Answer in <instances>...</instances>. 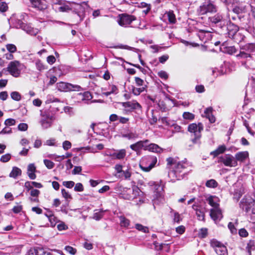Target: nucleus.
<instances>
[{
	"mask_svg": "<svg viewBox=\"0 0 255 255\" xmlns=\"http://www.w3.org/2000/svg\"><path fill=\"white\" fill-rule=\"evenodd\" d=\"M167 166H170L168 177L173 182L182 179L186 174L187 170L191 166L187 161H177L172 157L167 159Z\"/></svg>",
	"mask_w": 255,
	"mask_h": 255,
	"instance_id": "obj_1",
	"label": "nucleus"
},
{
	"mask_svg": "<svg viewBox=\"0 0 255 255\" xmlns=\"http://www.w3.org/2000/svg\"><path fill=\"white\" fill-rule=\"evenodd\" d=\"M236 58L242 60V64L247 67V62L250 60L255 61V44L248 43L240 45V52L236 55Z\"/></svg>",
	"mask_w": 255,
	"mask_h": 255,
	"instance_id": "obj_2",
	"label": "nucleus"
},
{
	"mask_svg": "<svg viewBox=\"0 0 255 255\" xmlns=\"http://www.w3.org/2000/svg\"><path fill=\"white\" fill-rule=\"evenodd\" d=\"M59 10L61 12H68L70 10H72L79 16L80 21L85 17V8L79 4L72 3L69 4H65L59 7Z\"/></svg>",
	"mask_w": 255,
	"mask_h": 255,
	"instance_id": "obj_3",
	"label": "nucleus"
},
{
	"mask_svg": "<svg viewBox=\"0 0 255 255\" xmlns=\"http://www.w3.org/2000/svg\"><path fill=\"white\" fill-rule=\"evenodd\" d=\"M203 129V126L201 123L198 124L193 123L190 124L188 127V131L193 133L194 137L191 140L193 143H198L201 137V132Z\"/></svg>",
	"mask_w": 255,
	"mask_h": 255,
	"instance_id": "obj_4",
	"label": "nucleus"
},
{
	"mask_svg": "<svg viewBox=\"0 0 255 255\" xmlns=\"http://www.w3.org/2000/svg\"><path fill=\"white\" fill-rule=\"evenodd\" d=\"M218 10V7L213 2L211 1L204 2L197 9L199 15H205L208 13H215Z\"/></svg>",
	"mask_w": 255,
	"mask_h": 255,
	"instance_id": "obj_5",
	"label": "nucleus"
},
{
	"mask_svg": "<svg viewBox=\"0 0 255 255\" xmlns=\"http://www.w3.org/2000/svg\"><path fill=\"white\" fill-rule=\"evenodd\" d=\"M23 67V65L20 63L19 61L15 60L9 63L7 67V70L13 76L18 77Z\"/></svg>",
	"mask_w": 255,
	"mask_h": 255,
	"instance_id": "obj_6",
	"label": "nucleus"
},
{
	"mask_svg": "<svg viewBox=\"0 0 255 255\" xmlns=\"http://www.w3.org/2000/svg\"><path fill=\"white\" fill-rule=\"evenodd\" d=\"M209 21L213 26H216L220 29L225 27L226 26V20L224 18L222 14L218 13L214 16L209 17Z\"/></svg>",
	"mask_w": 255,
	"mask_h": 255,
	"instance_id": "obj_7",
	"label": "nucleus"
},
{
	"mask_svg": "<svg viewBox=\"0 0 255 255\" xmlns=\"http://www.w3.org/2000/svg\"><path fill=\"white\" fill-rule=\"evenodd\" d=\"M157 159L154 156H148L142 159V163L140 164V168L144 171H149L155 165Z\"/></svg>",
	"mask_w": 255,
	"mask_h": 255,
	"instance_id": "obj_8",
	"label": "nucleus"
},
{
	"mask_svg": "<svg viewBox=\"0 0 255 255\" xmlns=\"http://www.w3.org/2000/svg\"><path fill=\"white\" fill-rule=\"evenodd\" d=\"M56 87L58 90L61 92H68L71 91H79L82 89V88L77 85H73L68 83L61 82L57 83Z\"/></svg>",
	"mask_w": 255,
	"mask_h": 255,
	"instance_id": "obj_9",
	"label": "nucleus"
},
{
	"mask_svg": "<svg viewBox=\"0 0 255 255\" xmlns=\"http://www.w3.org/2000/svg\"><path fill=\"white\" fill-rule=\"evenodd\" d=\"M135 19L134 15L124 13L119 15L117 22L120 26L127 27Z\"/></svg>",
	"mask_w": 255,
	"mask_h": 255,
	"instance_id": "obj_10",
	"label": "nucleus"
},
{
	"mask_svg": "<svg viewBox=\"0 0 255 255\" xmlns=\"http://www.w3.org/2000/svg\"><path fill=\"white\" fill-rule=\"evenodd\" d=\"M210 244L218 255H226L227 254V250L226 246L221 242L213 239L211 241Z\"/></svg>",
	"mask_w": 255,
	"mask_h": 255,
	"instance_id": "obj_11",
	"label": "nucleus"
},
{
	"mask_svg": "<svg viewBox=\"0 0 255 255\" xmlns=\"http://www.w3.org/2000/svg\"><path fill=\"white\" fill-rule=\"evenodd\" d=\"M220 162L225 166L229 167H236L238 165L237 160L231 154H226L220 157Z\"/></svg>",
	"mask_w": 255,
	"mask_h": 255,
	"instance_id": "obj_12",
	"label": "nucleus"
},
{
	"mask_svg": "<svg viewBox=\"0 0 255 255\" xmlns=\"http://www.w3.org/2000/svg\"><path fill=\"white\" fill-rule=\"evenodd\" d=\"M254 201L251 198H244L240 203V206L243 210L248 212L254 205Z\"/></svg>",
	"mask_w": 255,
	"mask_h": 255,
	"instance_id": "obj_13",
	"label": "nucleus"
},
{
	"mask_svg": "<svg viewBox=\"0 0 255 255\" xmlns=\"http://www.w3.org/2000/svg\"><path fill=\"white\" fill-rule=\"evenodd\" d=\"M210 215L215 222L220 221L223 217L222 210L219 207L216 208H212L210 210Z\"/></svg>",
	"mask_w": 255,
	"mask_h": 255,
	"instance_id": "obj_14",
	"label": "nucleus"
},
{
	"mask_svg": "<svg viewBox=\"0 0 255 255\" xmlns=\"http://www.w3.org/2000/svg\"><path fill=\"white\" fill-rule=\"evenodd\" d=\"M200 39L204 43L210 40L212 38V34L209 31L200 29L197 34Z\"/></svg>",
	"mask_w": 255,
	"mask_h": 255,
	"instance_id": "obj_15",
	"label": "nucleus"
},
{
	"mask_svg": "<svg viewBox=\"0 0 255 255\" xmlns=\"http://www.w3.org/2000/svg\"><path fill=\"white\" fill-rule=\"evenodd\" d=\"M148 142L149 140L148 139L140 140L134 144H131L130 148L137 153L139 152L142 148L145 150V145L146 143H148Z\"/></svg>",
	"mask_w": 255,
	"mask_h": 255,
	"instance_id": "obj_16",
	"label": "nucleus"
},
{
	"mask_svg": "<svg viewBox=\"0 0 255 255\" xmlns=\"http://www.w3.org/2000/svg\"><path fill=\"white\" fill-rule=\"evenodd\" d=\"M123 106L125 108H129L132 110H136L137 111H141V105L135 101L123 103Z\"/></svg>",
	"mask_w": 255,
	"mask_h": 255,
	"instance_id": "obj_17",
	"label": "nucleus"
},
{
	"mask_svg": "<svg viewBox=\"0 0 255 255\" xmlns=\"http://www.w3.org/2000/svg\"><path fill=\"white\" fill-rule=\"evenodd\" d=\"M225 27H226L228 31V35L230 38L232 36H233L234 35H235V34L238 33L239 27L237 25L234 24V23L230 22L229 24H227L226 23V26Z\"/></svg>",
	"mask_w": 255,
	"mask_h": 255,
	"instance_id": "obj_18",
	"label": "nucleus"
},
{
	"mask_svg": "<svg viewBox=\"0 0 255 255\" xmlns=\"http://www.w3.org/2000/svg\"><path fill=\"white\" fill-rule=\"evenodd\" d=\"M145 150H148L154 152H160L162 151L160 148L157 144L155 143H146L145 145Z\"/></svg>",
	"mask_w": 255,
	"mask_h": 255,
	"instance_id": "obj_19",
	"label": "nucleus"
},
{
	"mask_svg": "<svg viewBox=\"0 0 255 255\" xmlns=\"http://www.w3.org/2000/svg\"><path fill=\"white\" fill-rule=\"evenodd\" d=\"M249 157V153L248 151H241L237 153L235 155V159L240 162H244Z\"/></svg>",
	"mask_w": 255,
	"mask_h": 255,
	"instance_id": "obj_20",
	"label": "nucleus"
},
{
	"mask_svg": "<svg viewBox=\"0 0 255 255\" xmlns=\"http://www.w3.org/2000/svg\"><path fill=\"white\" fill-rule=\"evenodd\" d=\"M36 171V167L34 164H29L27 167V174L30 179H34L36 178L35 172Z\"/></svg>",
	"mask_w": 255,
	"mask_h": 255,
	"instance_id": "obj_21",
	"label": "nucleus"
},
{
	"mask_svg": "<svg viewBox=\"0 0 255 255\" xmlns=\"http://www.w3.org/2000/svg\"><path fill=\"white\" fill-rule=\"evenodd\" d=\"M192 208L196 211V214L199 220L204 221L205 220V214L203 210L199 208L198 206L193 205Z\"/></svg>",
	"mask_w": 255,
	"mask_h": 255,
	"instance_id": "obj_22",
	"label": "nucleus"
},
{
	"mask_svg": "<svg viewBox=\"0 0 255 255\" xmlns=\"http://www.w3.org/2000/svg\"><path fill=\"white\" fill-rule=\"evenodd\" d=\"M22 30L31 35H35L38 33V30L37 29H34L26 23L25 25H23Z\"/></svg>",
	"mask_w": 255,
	"mask_h": 255,
	"instance_id": "obj_23",
	"label": "nucleus"
},
{
	"mask_svg": "<svg viewBox=\"0 0 255 255\" xmlns=\"http://www.w3.org/2000/svg\"><path fill=\"white\" fill-rule=\"evenodd\" d=\"M207 201L213 207L212 208H216L219 207V204L217 202V198L215 196H209L207 198Z\"/></svg>",
	"mask_w": 255,
	"mask_h": 255,
	"instance_id": "obj_24",
	"label": "nucleus"
},
{
	"mask_svg": "<svg viewBox=\"0 0 255 255\" xmlns=\"http://www.w3.org/2000/svg\"><path fill=\"white\" fill-rule=\"evenodd\" d=\"M54 120H51V119H41L40 121V123L41 124V127L43 129H47L50 127H51L52 125V121Z\"/></svg>",
	"mask_w": 255,
	"mask_h": 255,
	"instance_id": "obj_25",
	"label": "nucleus"
},
{
	"mask_svg": "<svg viewBox=\"0 0 255 255\" xmlns=\"http://www.w3.org/2000/svg\"><path fill=\"white\" fill-rule=\"evenodd\" d=\"M45 216L48 218L49 221L51 224V226L54 227L57 222V218L52 214L51 211H48L45 213Z\"/></svg>",
	"mask_w": 255,
	"mask_h": 255,
	"instance_id": "obj_26",
	"label": "nucleus"
},
{
	"mask_svg": "<svg viewBox=\"0 0 255 255\" xmlns=\"http://www.w3.org/2000/svg\"><path fill=\"white\" fill-rule=\"evenodd\" d=\"M126 155V151L124 149H121L118 151L116 152H114L112 156L115 158H117L118 159H123Z\"/></svg>",
	"mask_w": 255,
	"mask_h": 255,
	"instance_id": "obj_27",
	"label": "nucleus"
},
{
	"mask_svg": "<svg viewBox=\"0 0 255 255\" xmlns=\"http://www.w3.org/2000/svg\"><path fill=\"white\" fill-rule=\"evenodd\" d=\"M166 15L168 19V21L170 23L174 24L176 22V18L175 15L172 10H170L166 12Z\"/></svg>",
	"mask_w": 255,
	"mask_h": 255,
	"instance_id": "obj_28",
	"label": "nucleus"
},
{
	"mask_svg": "<svg viewBox=\"0 0 255 255\" xmlns=\"http://www.w3.org/2000/svg\"><path fill=\"white\" fill-rule=\"evenodd\" d=\"M21 174V170L17 167H13L12 171L9 174V176L14 178H16L18 176Z\"/></svg>",
	"mask_w": 255,
	"mask_h": 255,
	"instance_id": "obj_29",
	"label": "nucleus"
},
{
	"mask_svg": "<svg viewBox=\"0 0 255 255\" xmlns=\"http://www.w3.org/2000/svg\"><path fill=\"white\" fill-rule=\"evenodd\" d=\"M246 250L249 255H252V251L255 250V244L254 241L250 240L247 244Z\"/></svg>",
	"mask_w": 255,
	"mask_h": 255,
	"instance_id": "obj_30",
	"label": "nucleus"
},
{
	"mask_svg": "<svg viewBox=\"0 0 255 255\" xmlns=\"http://www.w3.org/2000/svg\"><path fill=\"white\" fill-rule=\"evenodd\" d=\"M233 39L234 41L237 43H241L242 41L244 40L245 38V36L241 34L240 33L238 32L237 34H235L233 36L230 37Z\"/></svg>",
	"mask_w": 255,
	"mask_h": 255,
	"instance_id": "obj_31",
	"label": "nucleus"
},
{
	"mask_svg": "<svg viewBox=\"0 0 255 255\" xmlns=\"http://www.w3.org/2000/svg\"><path fill=\"white\" fill-rule=\"evenodd\" d=\"M97 211V210L95 211V212L93 214V218L97 221H99L103 218L104 213L106 210L104 211L102 209L98 212H96Z\"/></svg>",
	"mask_w": 255,
	"mask_h": 255,
	"instance_id": "obj_32",
	"label": "nucleus"
},
{
	"mask_svg": "<svg viewBox=\"0 0 255 255\" xmlns=\"http://www.w3.org/2000/svg\"><path fill=\"white\" fill-rule=\"evenodd\" d=\"M120 225L121 227H128L130 223L128 219H127L125 217L121 216L119 217Z\"/></svg>",
	"mask_w": 255,
	"mask_h": 255,
	"instance_id": "obj_33",
	"label": "nucleus"
},
{
	"mask_svg": "<svg viewBox=\"0 0 255 255\" xmlns=\"http://www.w3.org/2000/svg\"><path fill=\"white\" fill-rule=\"evenodd\" d=\"M30 2L33 7L38 8V9H42L44 8L41 1L40 0H30Z\"/></svg>",
	"mask_w": 255,
	"mask_h": 255,
	"instance_id": "obj_34",
	"label": "nucleus"
},
{
	"mask_svg": "<svg viewBox=\"0 0 255 255\" xmlns=\"http://www.w3.org/2000/svg\"><path fill=\"white\" fill-rule=\"evenodd\" d=\"M206 186L208 188H216L218 186L217 182L214 179H210L207 180L205 184Z\"/></svg>",
	"mask_w": 255,
	"mask_h": 255,
	"instance_id": "obj_35",
	"label": "nucleus"
},
{
	"mask_svg": "<svg viewBox=\"0 0 255 255\" xmlns=\"http://www.w3.org/2000/svg\"><path fill=\"white\" fill-rule=\"evenodd\" d=\"M35 65L36 67V69L39 71H41L46 69L45 65L43 64V63L39 59L36 60L35 62Z\"/></svg>",
	"mask_w": 255,
	"mask_h": 255,
	"instance_id": "obj_36",
	"label": "nucleus"
},
{
	"mask_svg": "<svg viewBox=\"0 0 255 255\" xmlns=\"http://www.w3.org/2000/svg\"><path fill=\"white\" fill-rule=\"evenodd\" d=\"M135 228L137 230L141 231L143 233H148L149 232L148 228L147 227L143 226L140 224H136Z\"/></svg>",
	"mask_w": 255,
	"mask_h": 255,
	"instance_id": "obj_37",
	"label": "nucleus"
},
{
	"mask_svg": "<svg viewBox=\"0 0 255 255\" xmlns=\"http://www.w3.org/2000/svg\"><path fill=\"white\" fill-rule=\"evenodd\" d=\"M40 116L42 117L41 119L54 120L53 117L46 111L40 110Z\"/></svg>",
	"mask_w": 255,
	"mask_h": 255,
	"instance_id": "obj_38",
	"label": "nucleus"
},
{
	"mask_svg": "<svg viewBox=\"0 0 255 255\" xmlns=\"http://www.w3.org/2000/svg\"><path fill=\"white\" fill-rule=\"evenodd\" d=\"M145 90L144 87L136 88L134 87H132V92L134 95H139L141 92H143Z\"/></svg>",
	"mask_w": 255,
	"mask_h": 255,
	"instance_id": "obj_39",
	"label": "nucleus"
},
{
	"mask_svg": "<svg viewBox=\"0 0 255 255\" xmlns=\"http://www.w3.org/2000/svg\"><path fill=\"white\" fill-rule=\"evenodd\" d=\"M11 98L16 101H19L21 100V95L20 94L16 91L12 92L10 94Z\"/></svg>",
	"mask_w": 255,
	"mask_h": 255,
	"instance_id": "obj_40",
	"label": "nucleus"
},
{
	"mask_svg": "<svg viewBox=\"0 0 255 255\" xmlns=\"http://www.w3.org/2000/svg\"><path fill=\"white\" fill-rule=\"evenodd\" d=\"M41 248H37L36 249H31L28 251L27 255H40L39 254L40 250Z\"/></svg>",
	"mask_w": 255,
	"mask_h": 255,
	"instance_id": "obj_41",
	"label": "nucleus"
},
{
	"mask_svg": "<svg viewBox=\"0 0 255 255\" xmlns=\"http://www.w3.org/2000/svg\"><path fill=\"white\" fill-rule=\"evenodd\" d=\"M123 137L127 138L128 139H134L137 137L138 135L136 133L129 132L123 134Z\"/></svg>",
	"mask_w": 255,
	"mask_h": 255,
	"instance_id": "obj_42",
	"label": "nucleus"
},
{
	"mask_svg": "<svg viewBox=\"0 0 255 255\" xmlns=\"http://www.w3.org/2000/svg\"><path fill=\"white\" fill-rule=\"evenodd\" d=\"M6 49L10 53H14L16 51V47L15 45L12 44H7L6 45Z\"/></svg>",
	"mask_w": 255,
	"mask_h": 255,
	"instance_id": "obj_43",
	"label": "nucleus"
},
{
	"mask_svg": "<svg viewBox=\"0 0 255 255\" xmlns=\"http://www.w3.org/2000/svg\"><path fill=\"white\" fill-rule=\"evenodd\" d=\"M183 117L186 120H192L194 119L195 116L191 113L184 112L183 114Z\"/></svg>",
	"mask_w": 255,
	"mask_h": 255,
	"instance_id": "obj_44",
	"label": "nucleus"
},
{
	"mask_svg": "<svg viewBox=\"0 0 255 255\" xmlns=\"http://www.w3.org/2000/svg\"><path fill=\"white\" fill-rule=\"evenodd\" d=\"M65 251L69 253V254L74 255L76 253L77 250L76 249L73 248V247L69 246H66L65 247Z\"/></svg>",
	"mask_w": 255,
	"mask_h": 255,
	"instance_id": "obj_45",
	"label": "nucleus"
},
{
	"mask_svg": "<svg viewBox=\"0 0 255 255\" xmlns=\"http://www.w3.org/2000/svg\"><path fill=\"white\" fill-rule=\"evenodd\" d=\"M11 158V155L9 153L3 155L1 156L0 161L2 162H6Z\"/></svg>",
	"mask_w": 255,
	"mask_h": 255,
	"instance_id": "obj_46",
	"label": "nucleus"
},
{
	"mask_svg": "<svg viewBox=\"0 0 255 255\" xmlns=\"http://www.w3.org/2000/svg\"><path fill=\"white\" fill-rule=\"evenodd\" d=\"M43 161L44 164L45 165L47 168L52 169L53 168L54 166V163L51 160L48 159H44Z\"/></svg>",
	"mask_w": 255,
	"mask_h": 255,
	"instance_id": "obj_47",
	"label": "nucleus"
},
{
	"mask_svg": "<svg viewBox=\"0 0 255 255\" xmlns=\"http://www.w3.org/2000/svg\"><path fill=\"white\" fill-rule=\"evenodd\" d=\"M84 101H88L91 100L93 98V96L89 92H85L83 93Z\"/></svg>",
	"mask_w": 255,
	"mask_h": 255,
	"instance_id": "obj_48",
	"label": "nucleus"
},
{
	"mask_svg": "<svg viewBox=\"0 0 255 255\" xmlns=\"http://www.w3.org/2000/svg\"><path fill=\"white\" fill-rule=\"evenodd\" d=\"M63 185L68 188H72L74 186L75 183L72 181H64Z\"/></svg>",
	"mask_w": 255,
	"mask_h": 255,
	"instance_id": "obj_49",
	"label": "nucleus"
},
{
	"mask_svg": "<svg viewBox=\"0 0 255 255\" xmlns=\"http://www.w3.org/2000/svg\"><path fill=\"white\" fill-rule=\"evenodd\" d=\"M74 190L76 192H82L84 190V187L82 183H78L74 187Z\"/></svg>",
	"mask_w": 255,
	"mask_h": 255,
	"instance_id": "obj_50",
	"label": "nucleus"
},
{
	"mask_svg": "<svg viewBox=\"0 0 255 255\" xmlns=\"http://www.w3.org/2000/svg\"><path fill=\"white\" fill-rule=\"evenodd\" d=\"M15 120L13 119H7L4 121V125L6 126H10L14 125Z\"/></svg>",
	"mask_w": 255,
	"mask_h": 255,
	"instance_id": "obj_51",
	"label": "nucleus"
},
{
	"mask_svg": "<svg viewBox=\"0 0 255 255\" xmlns=\"http://www.w3.org/2000/svg\"><path fill=\"white\" fill-rule=\"evenodd\" d=\"M18 129L20 131H26L28 128V125L25 123H20L18 126Z\"/></svg>",
	"mask_w": 255,
	"mask_h": 255,
	"instance_id": "obj_52",
	"label": "nucleus"
},
{
	"mask_svg": "<svg viewBox=\"0 0 255 255\" xmlns=\"http://www.w3.org/2000/svg\"><path fill=\"white\" fill-rule=\"evenodd\" d=\"M71 147V143L68 140H65L63 142V148L64 150H67Z\"/></svg>",
	"mask_w": 255,
	"mask_h": 255,
	"instance_id": "obj_53",
	"label": "nucleus"
},
{
	"mask_svg": "<svg viewBox=\"0 0 255 255\" xmlns=\"http://www.w3.org/2000/svg\"><path fill=\"white\" fill-rule=\"evenodd\" d=\"M123 176L124 177L125 179H129L131 176V173L128 169L124 170L122 173Z\"/></svg>",
	"mask_w": 255,
	"mask_h": 255,
	"instance_id": "obj_54",
	"label": "nucleus"
},
{
	"mask_svg": "<svg viewBox=\"0 0 255 255\" xmlns=\"http://www.w3.org/2000/svg\"><path fill=\"white\" fill-rule=\"evenodd\" d=\"M61 193H62L63 197L64 198H65V199H68L72 198L71 195L65 189H62Z\"/></svg>",
	"mask_w": 255,
	"mask_h": 255,
	"instance_id": "obj_55",
	"label": "nucleus"
},
{
	"mask_svg": "<svg viewBox=\"0 0 255 255\" xmlns=\"http://www.w3.org/2000/svg\"><path fill=\"white\" fill-rule=\"evenodd\" d=\"M228 228L230 229L231 232L232 234L237 233V229H236L234 224L232 222H230L228 225Z\"/></svg>",
	"mask_w": 255,
	"mask_h": 255,
	"instance_id": "obj_56",
	"label": "nucleus"
},
{
	"mask_svg": "<svg viewBox=\"0 0 255 255\" xmlns=\"http://www.w3.org/2000/svg\"><path fill=\"white\" fill-rule=\"evenodd\" d=\"M8 8L7 4L4 2H0V11L1 12H5L7 10Z\"/></svg>",
	"mask_w": 255,
	"mask_h": 255,
	"instance_id": "obj_57",
	"label": "nucleus"
},
{
	"mask_svg": "<svg viewBox=\"0 0 255 255\" xmlns=\"http://www.w3.org/2000/svg\"><path fill=\"white\" fill-rule=\"evenodd\" d=\"M238 51L237 49L235 46H230L227 48V52L230 54H233L237 53Z\"/></svg>",
	"mask_w": 255,
	"mask_h": 255,
	"instance_id": "obj_58",
	"label": "nucleus"
},
{
	"mask_svg": "<svg viewBox=\"0 0 255 255\" xmlns=\"http://www.w3.org/2000/svg\"><path fill=\"white\" fill-rule=\"evenodd\" d=\"M57 229L59 231L65 230L68 229V227L63 222H61L57 225Z\"/></svg>",
	"mask_w": 255,
	"mask_h": 255,
	"instance_id": "obj_59",
	"label": "nucleus"
},
{
	"mask_svg": "<svg viewBox=\"0 0 255 255\" xmlns=\"http://www.w3.org/2000/svg\"><path fill=\"white\" fill-rule=\"evenodd\" d=\"M56 59L53 55H50L47 57V62L50 65L53 64L55 63Z\"/></svg>",
	"mask_w": 255,
	"mask_h": 255,
	"instance_id": "obj_60",
	"label": "nucleus"
},
{
	"mask_svg": "<svg viewBox=\"0 0 255 255\" xmlns=\"http://www.w3.org/2000/svg\"><path fill=\"white\" fill-rule=\"evenodd\" d=\"M239 234L242 237H246L248 236V232L244 228L240 229L239 231Z\"/></svg>",
	"mask_w": 255,
	"mask_h": 255,
	"instance_id": "obj_61",
	"label": "nucleus"
},
{
	"mask_svg": "<svg viewBox=\"0 0 255 255\" xmlns=\"http://www.w3.org/2000/svg\"><path fill=\"white\" fill-rule=\"evenodd\" d=\"M46 102L47 103H54V102H57L59 103H60V100L58 99L54 98V97H52L51 96H49Z\"/></svg>",
	"mask_w": 255,
	"mask_h": 255,
	"instance_id": "obj_62",
	"label": "nucleus"
},
{
	"mask_svg": "<svg viewBox=\"0 0 255 255\" xmlns=\"http://www.w3.org/2000/svg\"><path fill=\"white\" fill-rule=\"evenodd\" d=\"M11 133V128L5 127L0 131V134H4Z\"/></svg>",
	"mask_w": 255,
	"mask_h": 255,
	"instance_id": "obj_63",
	"label": "nucleus"
},
{
	"mask_svg": "<svg viewBox=\"0 0 255 255\" xmlns=\"http://www.w3.org/2000/svg\"><path fill=\"white\" fill-rule=\"evenodd\" d=\"M109 90L112 94H116L118 90L117 86L114 85H110Z\"/></svg>",
	"mask_w": 255,
	"mask_h": 255,
	"instance_id": "obj_64",
	"label": "nucleus"
}]
</instances>
